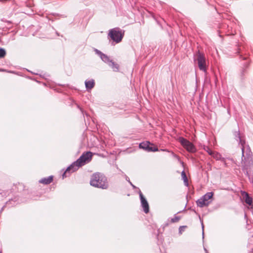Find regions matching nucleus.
Wrapping results in <instances>:
<instances>
[{"instance_id": "obj_26", "label": "nucleus", "mask_w": 253, "mask_h": 253, "mask_svg": "<svg viewBox=\"0 0 253 253\" xmlns=\"http://www.w3.org/2000/svg\"><path fill=\"white\" fill-rule=\"evenodd\" d=\"M162 151H166V150L161 149Z\"/></svg>"}, {"instance_id": "obj_2", "label": "nucleus", "mask_w": 253, "mask_h": 253, "mask_svg": "<svg viewBox=\"0 0 253 253\" xmlns=\"http://www.w3.org/2000/svg\"><path fill=\"white\" fill-rule=\"evenodd\" d=\"M92 153L90 151L84 153L80 158L69 166L62 174L63 178L69 176L70 174L76 171L79 167L84 166L90 161L92 158Z\"/></svg>"}, {"instance_id": "obj_29", "label": "nucleus", "mask_w": 253, "mask_h": 253, "mask_svg": "<svg viewBox=\"0 0 253 253\" xmlns=\"http://www.w3.org/2000/svg\"><path fill=\"white\" fill-rule=\"evenodd\" d=\"M205 251H206V252H207V250H206L205 249Z\"/></svg>"}, {"instance_id": "obj_10", "label": "nucleus", "mask_w": 253, "mask_h": 253, "mask_svg": "<svg viewBox=\"0 0 253 253\" xmlns=\"http://www.w3.org/2000/svg\"><path fill=\"white\" fill-rule=\"evenodd\" d=\"M53 180V176L50 175L47 177H44L39 180V183L43 184H48L50 183Z\"/></svg>"}, {"instance_id": "obj_18", "label": "nucleus", "mask_w": 253, "mask_h": 253, "mask_svg": "<svg viewBox=\"0 0 253 253\" xmlns=\"http://www.w3.org/2000/svg\"><path fill=\"white\" fill-rule=\"evenodd\" d=\"M159 151V149L157 147H155L154 145L153 146L149 145L148 149H147V152H156Z\"/></svg>"}, {"instance_id": "obj_20", "label": "nucleus", "mask_w": 253, "mask_h": 253, "mask_svg": "<svg viewBox=\"0 0 253 253\" xmlns=\"http://www.w3.org/2000/svg\"><path fill=\"white\" fill-rule=\"evenodd\" d=\"M203 149L205 151H206L210 155H211L212 154L213 152L212 150L210 148L209 146H204Z\"/></svg>"}, {"instance_id": "obj_1", "label": "nucleus", "mask_w": 253, "mask_h": 253, "mask_svg": "<svg viewBox=\"0 0 253 253\" xmlns=\"http://www.w3.org/2000/svg\"><path fill=\"white\" fill-rule=\"evenodd\" d=\"M234 137L237 141H239V145H241L242 150V162L243 170L250 178V169L253 167V155L249 145L246 144V142L242 139L239 131H235L234 133Z\"/></svg>"}, {"instance_id": "obj_5", "label": "nucleus", "mask_w": 253, "mask_h": 253, "mask_svg": "<svg viewBox=\"0 0 253 253\" xmlns=\"http://www.w3.org/2000/svg\"><path fill=\"white\" fill-rule=\"evenodd\" d=\"M194 61L197 63L198 67L201 71H206V59L204 53L198 50L195 55Z\"/></svg>"}, {"instance_id": "obj_19", "label": "nucleus", "mask_w": 253, "mask_h": 253, "mask_svg": "<svg viewBox=\"0 0 253 253\" xmlns=\"http://www.w3.org/2000/svg\"><path fill=\"white\" fill-rule=\"evenodd\" d=\"M6 55V51L3 48H0V58H2Z\"/></svg>"}, {"instance_id": "obj_8", "label": "nucleus", "mask_w": 253, "mask_h": 253, "mask_svg": "<svg viewBox=\"0 0 253 253\" xmlns=\"http://www.w3.org/2000/svg\"><path fill=\"white\" fill-rule=\"evenodd\" d=\"M95 53L99 56L101 60L105 63L108 64V63L111 61V59H110L109 57L106 54L102 53L101 51L95 49Z\"/></svg>"}, {"instance_id": "obj_15", "label": "nucleus", "mask_w": 253, "mask_h": 253, "mask_svg": "<svg viewBox=\"0 0 253 253\" xmlns=\"http://www.w3.org/2000/svg\"><path fill=\"white\" fill-rule=\"evenodd\" d=\"M213 195V193L211 192H208L206 194H205L204 196H203L202 197L206 201H208L209 200L211 199Z\"/></svg>"}, {"instance_id": "obj_13", "label": "nucleus", "mask_w": 253, "mask_h": 253, "mask_svg": "<svg viewBox=\"0 0 253 253\" xmlns=\"http://www.w3.org/2000/svg\"><path fill=\"white\" fill-rule=\"evenodd\" d=\"M149 145H153V144L150 143L149 141H145L141 142L139 144V147L140 148L143 149L146 151Z\"/></svg>"}, {"instance_id": "obj_3", "label": "nucleus", "mask_w": 253, "mask_h": 253, "mask_svg": "<svg viewBox=\"0 0 253 253\" xmlns=\"http://www.w3.org/2000/svg\"><path fill=\"white\" fill-rule=\"evenodd\" d=\"M90 184L93 187L102 189H106L109 187L107 177L103 174L99 172H96L92 174Z\"/></svg>"}, {"instance_id": "obj_11", "label": "nucleus", "mask_w": 253, "mask_h": 253, "mask_svg": "<svg viewBox=\"0 0 253 253\" xmlns=\"http://www.w3.org/2000/svg\"><path fill=\"white\" fill-rule=\"evenodd\" d=\"M211 156L216 160H220L225 164V159L222 157L219 153L213 152L212 154H211Z\"/></svg>"}, {"instance_id": "obj_24", "label": "nucleus", "mask_w": 253, "mask_h": 253, "mask_svg": "<svg viewBox=\"0 0 253 253\" xmlns=\"http://www.w3.org/2000/svg\"><path fill=\"white\" fill-rule=\"evenodd\" d=\"M129 183V184L131 185V186L133 188H135L136 187L133 185L132 184V183L130 181H129L128 182Z\"/></svg>"}, {"instance_id": "obj_6", "label": "nucleus", "mask_w": 253, "mask_h": 253, "mask_svg": "<svg viewBox=\"0 0 253 253\" xmlns=\"http://www.w3.org/2000/svg\"><path fill=\"white\" fill-rule=\"evenodd\" d=\"M179 140L182 146L189 152L195 153L196 152L197 149L195 146L187 139L183 137H179Z\"/></svg>"}, {"instance_id": "obj_4", "label": "nucleus", "mask_w": 253, "mask_h": 253, "mask_svg": "<svg viewBox=\"0 0 253 253\" xmlns=\"http://www.w3.org/2000/svg\"><path fill=\"white\" fill-rule=\"evenodd\" d=\"M124 34V30L121 29L119 27H116L109 31L108 37L110 38L116 43H118L122 41Z\"/></svg>"}, {"instance_id": "obj_30", "label": "nucleus", "mask_w": 253, "mask_h": 253, "mask_svg": "<svg viewBox=\"0 0 253 253\" xmlns=\"http://www.w3.org/2000/svg\"><path fill=\"white\" fill-rule=\"evenodd\" d=\"M0 253H1V252L0 251Z\"/></svg>"}, {"instance_id": "obj_21", "label": "nucleus", "mask_w": 253, "mask_h": 253, "mask_svg": "<svg viewBox=\"0 0 253 253\" xmlns=\"http://www.w3.org/2000/svg\"><path fill=\"white\" fill-rule=\"evenodd\" d=\"M180 218V217L179 216H175L173 218L171 219V222L172 223L178 222Z\"/></svg>"}, {"instance_id": "obj_17", "label": "nucleus", "mask_w": 253, "mask_h": 253, "mask_svg": "<svg viewBox=\"0 0 253 253\" xmlns=\"http://www.w3.org/2000/svg\"><path fill=\"white\" fill-rule=\"evenodd\" d=\"M181 177H182V179L183 180L185 185L188 186V179H187V176L186 175V173L184 170H183L181 172Z\"/></svg>"}, {"instance_id": "obj_28", "label": "nucleus", "mask_w": 253, "mask_h": 253, "mask_svg": "<svg viewBox=\"0 0 253 253\" xmlns=\"http://www.w3.org/2000/svg\"><path fill=\"white\" fill-rule=\"evenodd\" d=\"M252 178L253 179V175H252Z\"/></svg>"}, {"instance_id": "obj_14", "label": "nucleus", "mask_w": 253, "mask_h": 253, "mask_svg": "<svg viewBox=\"0 0 253 253\" xmlns=\"http://www.w3.org/2000/svg\"><path fill=\"white\" fill-rule=\"evenodd\" d=\"M108 65L113 69L114 71L117 72L119 71V65L113 61L112 60H111Z\"/></svg>"}, {"instance_id": "obj_7", "label": "nucleus", "mask_w": 253, "mask_h": 253, "mask_svg": "<svg viewBox=\"0 0 253 253\" xmlns=\"http://www.w3.org/2000/svg\"><path fill=\"white\" fill-rule=\"evenodd\" d=\"M139 195L141 201V205L143 209V211L145 213H147L149 211L148 203L140 191L139 192Z\"/></svg>"}, {"instance_id": "obj_25", "label": "nucleus", "mask_w": 253, "mask_h": 253, "mask_svg": "<svg viewBox=\"0 0 253 253\" xmlns=\"http://www.w3.org/2000/svg\"><path fill=\"white\" fill-rule=\"evenodd\" d=\"M126 179L129 182V178H128V177H127V176L126 175Z\"/></svg>"}, {"instance_id": "obj_12", "label": "nucleus", "mask_w": 253, "mask_h": 253, "mask_svg": "<svg viewBox=\"0 0 253 253\" xmlns=\"http://www.w3.org/2000/svg\"><path fill=\"white\" fill-rule=\"evenodd\" d=\"M84 83L87 90L92 88L95 84L94 81L93 79L89 81H85Z\"/></svg>"}, {"instance_id": "obj_16", "label": "nucleus", "mask_w": 253, "mask_h": 253, "mask_svg": "<svg viewBox=\"0 0 253 253\" xmlns=\"http://www.w3.org/2000/svg\"><path fill=\"white\" fill-rule=\"evenodd\" d=\"M245 202L250 206L252 205L253 204L252 198L250 197L247 193H246Z\"/></svg>"}, {"instance_id": "obj_22", "label": "nucleus", "mask_w": 253, "mask_h": 253, "mask_svg": "<svg viewBox=\"0 0 253 253\" xmlns=\"http://www.w3.org/2000/svg\"><path fill=\"white\" fill-rule=\"evenodd\" d=\"M186 226H180L179 228V233H181L184 229L186 227Z\"/></svg>"}, {"instance_id": "obj_23", "label": "nucleus", "mask_w": 253, "mask_h": 253, "mask_svg": "<svg viewBox=\"0 0 253 253\" xmlns=\"http://www.w3.org/2000/svg\"><path fill=\"white\" fill-rule=\"evenodd\" d=\"M202 230H203V231H202L203 238H204V225H203V223H202Z\"/></svg>"}, {"instance_id": "obj_9", "label": "nucleus", "mask_w": 253, "mask_h": 253, "mask_svg": "<svg viewBox=\"0 0 253 253\" xmlns=\"http://www.w3.org/2000/svg\"><path fill=\"white\" fill-rule=\"evenodd\" d=\"M196 203L198 207L203 208L205 206H208L210 202L206 201L204 199L201 197L197 201Z\"/></svg>"}, {"instance_id": "obj_27", "label": "nucleus", "mask_w": 253, "mask_h": 253, "mask_svg": "<svg viewBox=\"0 0 253 253\" xmlns=\"http://www.w3.org/2000/svg\"><path fill=\"white\" fill-rule=\"evenodd\" d=\"M56 34H57V35L58 36H59V34H58V33L57 32H56Z\"/></svg>"}]
</instances>
